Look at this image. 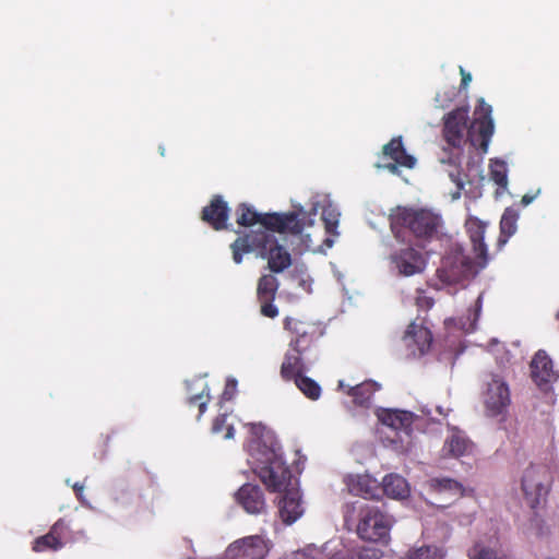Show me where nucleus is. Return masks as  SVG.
<instances>
[{"label":"nucleus","mask_w":559,"mask_h":559,"mask_svg":"<svg viewBox=\"0 0 559 559\" xmlns=\"http://www.w3.org/2000/svg\"><path fill=\"white\" fill-rule=\"evenodd\" d=\"M531 374L535 384L543 391H548L558 377L552 368L551 359L543 350L534 356L531 362Z\"/></svg>","instance_id":"obj_12"},{"label":"nucleus","mask_w":559,"mask_h":559,"mask_svg":"<svg viewBox=\"0 0 559 559\" xmlns=\"http://www.w3.org/2000/svg\"><path fill=\"white\" fill-rule=\"evenodd\" d=\"M383 156L392 159L394 163L378 165V167L388 169L392 174H397L399 166L413 168L416 164V158L406 153L402 143V136L392 139L383 146Z\"/></svg>","instance_id":"obj_13"},{"label":"nucleus","mask_w":559,"mask_h":559,"mask_svg":"<svg viewBox=\"0 0 559 559\" xmlns=\"http://www.w3.org/2000/svg\"><path fill=\"white\" fill-rule=\"evenodd\" d=\"M383 492L392 499L404 500L409 497L411 488L406 479L397 474H390L382 480Z\"/></svg>","instance_id":"obj_20"},{"label":"nucleus","mask_w":559,"mask_h":559,"mask_svg":"<svg viewBox=\"0 0 559 559\" xmlns=\"http://www.w3.org/2000/svg\"><path fill=\"white\" fill-rule=\"evenodd\" d=\"M237 380L233 377H229L226 381V385H225V389L222 393V400L223 401H230L236 392H237Z\"/></svg>","instance_id":"obj_37"},{"label":"nucleus","mask_w":559,"mask_h":559,"mask_svg":"<svg viewBox=\"0 0 559 559\" xmlns=\"http://www.w3.org/2000/svg\"><path fill=\"white\" fill-rule=\"evenodd\" d=\"M228 212L227 203L217 197L213 199L209 206L203 209L202 218L215 229H223L227 227Z\"/></svg>","instance_id":"obj_19"},{"label":"nucleus","mask_w":559,"mask_h":559,"mask_svg":"<svg viewBox=\"0 0 559 559\" xmlns=\"http://www.w3.org/2000/svg\"><path fill=\"white\" fill-rule=\"evenodd\" d=\"M390 273L396 276L409 277L420 274L426 269L424 255L412 247L394 249L388 257Z\"/></svg>","instance_id":"obj_9"},{"label":"nucleus","mask_w":559,"mask_h":559,"mask_svg":"<svg viewBox=\"0 0 559 559\" xmlns=\"http://www.w3.org/2000/svg\"><path fill=\"white\" fill-rule=\"evenodd\" d=\"M295 383L297 388L309 399L318 400L321 395L320 385L312 379L297 374Z\"/></svg>","instance_id":"obj_30"},{"label":"nucleus","mask_w":559,"mask_h":559,"mask_svg":"<svg viewBox=\"0 0 559 559\" xmlns=\"http://www.w3.org/2000/svg\"><path fill=\"white\" fill-rule=\"evenodd\" d=\"M390 224L396 239L404 240L401 228L407 227L417 241L424 243L438 236L442 218L427 209L397 207L390 215Z\"/></svg>","instance_id":"obj_5"},{"label":"nucleus","mask_w":559,"mask_h":559,"mask_svg":"<svg viewBox=\"0 0 559 559\" xmlns=\"http://www.w3.org/2000/svg\"><path fill=\"white\" fill-rule=\"evenodd\" d=\"M376 416L382 428L380 435L385 447L396 452H406L412 445L411 427L415 415L407 411L378 408Z\"/></svg>","instance_id":"obj_6"},{"label":"nucleus","mask_w":559,"mask_h":559,"mask_svg":"<svg viewBox=\"0 0 559 559\" xmlns=\"http://www.w3.org/2000/svg\"><path fill=\"white\" fill-rule=\"evenodd\" d=\"M475 109V121L467 127L468 109L456 108L444 117V136L453 147H460L467 139L472 138L474 131H478L484 145H487L493 133V121L491 118L492 108L484 98L478 100ZM473 141V139H471Z\"/></svg>","instance_id":"obj_4"},{"label":"nucleus","mask_w":559,"mask_h":559,"mask_svg":"<svg viewBox=\"0 0 559 559\" xmlns=\"http://www.w3.org/2000/svg\"><path fill=\"white\" fill-rule=\"evenodd\" d=\"M269 550V542L260 535H253L229 545L225 557L226 559H264Z\"/></svg>","instance_id":"obj_11"},{"label":"nucleus","mask_w":559,"mask_h":559,"mask_svg":"<svg viewBox=\"0 0 559 559\" xmlns=\"http://www.w3.org/2000/svg\"><path fill=\"white\" fill-rule=\"evenodd\" d=\"M226 429V433L224 435V439H233L234 438V425L230 423H227V416L221 415L215 418L212 425V432L213 433H219L223 431V429Z\"/></svg>","instance_id":"obj_35"},{"label":"nucleus","mask_w":559,"mask_h":559,"mask_svg":"<svg viewBox=\"0 0 559 559\" xmlns=\"http://www.w3.org/2000/svg\"><path fill=\"white\" fill-rule=\"evenodd\" d=\"M466 228L475 257L472 259L461 248H457L452 257H448L439 275L445 285L459 284L475 276L488 263L487 246L484 242L486 225L476 218H471L466 222Z\"/></svg>","instance_id":"obj_3"},{"label":"nucleus","mask_w":559,"mask_h":559,"mask_svg":"<svg viewBox=\"0 0 559 559\" xmlns=\"http://www.w3.org/2000/svg\"><path fill=\"white\" fill-rule=\"evenodd\" d=\"M469 559H507L501 548L498 538L481 537L477 539L474 545L467 550Z\"/></svg>","instance_id":"obj_17"},{"label":"nucleus","mask_w":559,"mask_h":559,"mask_svg":"<svg viewBox=\"0 0 559 559\" xmlns=\"http://www.w3.org/2000/svg\"><path fill=\"white\" fill-rule=\"evenodd\" d=\"M444 551L437 546H421L408 551L407 559H443Z\"/></svg>","instance_id":"obj_31"},{"label":"nucleus","mask_w":559,"mask_h":559,"mask_svg":"<svg viewBox=\"0 0 559 559\" xmlns=\"http://www.w3.org/2000/svg\"><path fill=\"white\" fill-rule=\"evenodd\" d=\"M62 526V521H58L50 530V532L44 536H40L35 539L33 550L34 551H43L46 548H51L53 550H58L62 548L63 544L60 540L59 536V527Z\"/></svg>","instance_id":"obj_25"},{"label":"nucleus","mask_w":559,"mask_h":559,"mask_svg":"<svg viewBox=\"0 0 559 559\" xmlns=\"http://www.w3.org/2000/svg\"><path fill=\"white\" fill-rule=\"evenodd\" d=\"M347 558L346 559H381L383 551L377 547H364L358 554L346 547Z\"/></svg>","instance_id":"obj_34"},{"label":"nucleus","mask_w":559,"mask_h":559,"mask_svg":"<svg viewBox=\"0 0 559 559\" xmlns=\"http://www.w3.org/2000/svg\"><path fill=\"white\" fill-rule=\"evenodd\" d=\"M518 213L512 209H507L500 221L501 234L506 236L504 239H499L500 245H504L510 236L516 230Z\"/></svg>","instance_id":"obj_29"},{"label":"nucleus","mask_w":559,"mask_h":559,"mask_svg":"<svg viewBox=\"0 0 559 559\" xmlns=\"http://www.w3.org/2000/svg\"><path fill=\"white\" fill-rule=\"evenodd\" d=\"M277 289V280L272 274L263 275L258 283V296L261 301H270L273 299Z\"/></svg>","instance_id":"obj_28"},{"label":"nucleus","mask_w":559,"mask_h":559,"mask_svg":"<svg viewBox=\"0 0 559 559\" xmlns=\"http://www.w3.org/2000/svg\"><path fill=\"white\" fill-rule=\"evenodd\" d=\"M249 463L262 483L272 491L283 493L278 502L282 521L290 525L302 514L304 507L298 481L292 476L282 457V449L273 431L262 425L250 426Z\"/></svg>","instance_id":"obj_2"},{"label":"nucleus","mask_w":559,"mask_h":559,"mask_svg":"<svg viewBox=\"0 0 559 559\" xmlns=\"http://www.w3.org/2000/svg\"><path fill=\"white\" fill-rule=\"evenodd\" d=\"M323 241L326 243L328 247H332L333 245V240L331 238H325Z\"/></svg>","instance_id":"obj_43"},{"label":"nucleus","mask_w":559,"mask_h":559,"mask_svg":"<svg viewBox=\"0 0 559 559\" xmlns=\"http://www.w3.org/2000/svg\"><path fill=\"white\" fill-rule=\"evenodd\" d=\"M236 500L250 514H261L266 510L263 491L257 485L241 486L236 493Z\"/></svg>","instance_id":"obj_16"},{"label":"nucleus","mask_w":559,"mask_h":559,"mask_svg":"<svg viewBox=\"0 0 559 559\" xmlns=\"http://www.w3.org/2000/svg\"><path fill=\"white\" fill-rule=\"evenodd\" d=\"M444 171L452 182L455 183L456 190L451 193L452 200H457L461 197V191L464 189L466 183L465 177L462 176L459 165L454 158H450L449 163L445 164ZM467 182H471L468 179Z\"/></svg>","instance_id":"obj_27"},{"label":"nucleus","mask_w":559,"mask_h":559,"mask_svg":"<svg viewBox=\"0 0 559 559\" xmlns=\"http://www.w3.org/2000/svg\"><path fill=\"white\" fill-rule=\"evenodd\" d=\"M348 490L355 496H361L366 499L378 497L379 483L368 474L348 475L346 477Z\"/></svg>","instance_id":"obj_18"},{"label":"nucleus","mask_w":559,"mask_h":559,"mask_svg":"<svg viewBox=\"0 0 559 559\" xmlns=\"http://www.w3.org/2000/svg\"><path fill=\"white\" fill-rule=\"evenodd\" d=\"M540 192V190H537L536 194H524L522 200H521V203L524 205V206H527L528 204H531L535 199L536 197L538 195V193Z\"/></svg>","instance_id":"obj_41"},{"label":"nucleus","mask_w":559,"mask_h":559,"mask_svg":"<svg viewBox=\"0 0 559 559\" xmlns=\"http://www.w3.org/2000/svg\"><path fill=\"white\" fill-rule=\"evenodd\" d=\"M301 348L292 347L285 355L281 367V374L284 379H296L297 374H301Z\"/></svg>","instance_id":"obj_23"},{"label":"nucleus","mask_w":559,"mask_h":559,"mask_svg":"<svg viewBox=\"0 0 559 559\" xmlns=\"http://www.w3.org/2000/svg\"><path fill=\"white\" fill-rule=\"evenodd\" d=\"M207 390V383L201 377L187 382L189 403L199 406V417L203 415L206 411V405L210 400Z\"/></svg>","instance_id":"obj_21"},{"label":"nucleus","mask_w":559,"mask_h":559,"mask_svg":"<svg viewBox=\"0 0 559 559\" xmlns=\"http://www.w3.org/2000/svg\"><path fill=\"white\" fill-rule=\"evenodd\" d=\"M490 178L491 180L502 188L503 190L508 187V169L507 164L503 160H492L490 164Z\"/></svg>","instance_id":"obj_32"},{"label":"nucleus","mask_w":559,"mask_h":559,"mask_svg":"<svg viewBox=\"0 0 559 559\" xmlns=\"http://www.w3.org/2000/svg\"><path fill=\"white\" fill-rule=\"evenodd\" d=\"M460 72L462 75V85L464 87H466L469 84V82L472 81V75H471V73L465 72L462 67H460Z\"/></svg>","instance_id":"obj_40"},{"label":"nucleus","mask_w":559,"mask_h":559,"mask_svg":"<svg viewBox=\"0 0 559 559\" xmlns=\"http://www.w3.org/2000/svg\"><path fill=\"white\" fill-rule=\"evenodd\" d=\"M451 102V95L442 97L439 93L435 97V106L438 108L445 107Z\"/></svg>","instance_id":"obj_39"},{"label":"nucleus","mask_w":559,"mask_h":559,"mask_svg":"<svg viewBox=\"0 0 559 559\" xmlns=\"http://www.w3.org/2000/svg\"><path fill=\"white\" fill-rule=\"evenodd\" d=\"M511 402L510 389L506 380L497 373H491L484 382L483 403L488 416L503 414Z\"/></svg>","instance_id":"obj_8"},{"label":"nucleus","mask_w":559,"mask_h":559,"mask_svg":"<svg viewBox=\"0 0 559 559\" xmlns=\"http://www.w3.org/2000/svg\"><path fill=\"white\" fill-rule=\"evenodd\" d=\"M392 515L374 506H365L360 509L357 523V534L366 542L388 545L390 532L394 524Z\"/></svg>","instance_id":"obj_7"},{"label":"nucleus","mask_w":559,"mask_h":559,"mask_svg":"<svg viewBox=\"0 0 559 559\" xmlns=\"http://www.w3.org/2000/svg\"><path fill=\"white\" fill-rule=\"evenodd\" d=\"M481 305H483V293H480L477 296V299L475 301V306L473 310H469V316L466 319L460 320V328L466 332H473L476 328V322L479 318L480 311H481Z\"/></svg>","instance_id":"obj_33"},{"label":"nucleus","mask_w":559,"mask_h":559,"mask_svg":"<svg viewBox=\"0 0 559 559\" xmlns=\"http://www.w3.org/2000/svg\"><path fill=\"white\" fill-rule=\"evenodd\" d=\"M73 489L76 491L78 498L80 500H83V489H84L83 485H81L80 483H75L73 485Z\"/></svg>","instance_id":"obj_42"},{"label":"nucleus","mask_w":559,"mask_h":559,"mask_svg":"<svg viewBox=\"0 0 559 559\" xmlns=\"http://www.w3.org/2000/svg\"><path fill=\"white\" fill-rule=\"evenodd\" d=\"M320 209L326 234L337 236L341 212L329 195L317 194L311 199L309 211L299 206L288 214H261L247 204H240L236 221L252 229L230 246L235 263L242 262V253L258 251L267 259L270 270L280 273L292 264L289 247L298 252L316 251L319 245L307 229L312 227Z\"/></svg>","instance_id":"obj_1"},{"label":"nucleus","mask_w":559,"mask_h":559,"mask_svg":"<svg viewBox=\"0 0 559 559\" xmlns=\"http://www.w3.org/2000/svg\"><path fill=\"white\" fill-rule=\"evenodd\" d=\"M285 328L296 335V338L290 341V346L297 348H301L304 344L308 343L309 330L313 329L309 324L293 318L285 320Z\"/></svg>","instance_id":"obj_26"},{"label":"nucleus","mask_w":559,"mask_h":559,"mask_svg":"<svg viewBox=\"0 0 559 559\" xmlns=\"http://www.w3.org/2000/svg\"><path fill=\"white\" fill-rule=\"evenodd\" d=\"M473 452L474 443L468 439L465 432L457 428H451L444 440L442 456L461 459L472 455Z\"/></svg>","instance_id":"obj_15"},{"label":"nucleus","mask_w":559,"mask_h":559,"mask_svg":"<svg viewBox=\"0 0 559 559\" xmlns=\"http://www.w3.org/2000/svg\"><path fill=\"white\" fill-rule=\"evenodd\" d=\"M380 389V385L373 381H366L355 386H350L348 394L353 396L355 404L361 407H369L371 395Z\"/></svg>","instance_id":"obj_24"},{"label":"nucleus","mask_w":559,"mask_h":559,"mask_svg":"<svg viewBox=\"0 0 559 559\" xmlns=\"http://www.w3.org/2000/svg\"><path fill=\"white\" fill-rule=\"evenodd\" d=\"M428 487L437 493L448 495L449 498L456 499L465 495L463 485L452 478H432L428 481Z\"/></svg>","instance_id":"obj_22"},{"label":"nucleus","mask_w":559,"mask_h":559,"mask_svg":"<svg viewBox=\"0 0 559 559\" xmlns=\"http://www.w3.org/2000/svg\"><path fill=\"white\" fill-rule=\"evenodd\" d=\"M338 385H340V388H344V386H345V384H344V382H343V381H340V382H338Z\"/></svg>","instance_id":"obj_45"},{"label":"nucleus","mask_w":559,"mask_h":559,"mask_svg":"<svg viewBox=\"0 0 559 559\" xmlns=\"http://www.w3.org/2000/svg\"><path fill=\"white\" fill-rule=\"evenodd\" d=\"M159 152H160V155H164L165 148L163 146H159Z\"/></svg>","instance_id":"obj_44"},{"label":"nucleus","mask_w":559,"mask_h":559,"mask_svg":"<svg viewBox=\"0 0 559 559\" xmlns=\"http://www.w3.org/2000/svg\"><path fill=\"white\" fill-rule=\"evenodd\" d=\"M403 341L412 355L421 356L429 350L432 336L423 324L412 322L404 334Z\"/></svg>","instance_id":"obj_14"},{"label":"nucleus","mask_w":559,"mask_h":559,"mask_svg":"<svg viewBox=\"0 0 559 559\" xmlns=\"http://www.w3.org/2000/svg\"><path fill=\"white\" fill-rule=\"evenodd\" d=\"M261 312L269 318H275L278 314L277 308L270 301H262Z\"/></svg>","instance_id":"obj_38"},{"label":"nucleus","mask_w":559,"mask_h":559,"mask_svg":"<svg viewBox=\"0 0 559 559\" xmlns=\"http://www.w3.org/2000/svg\"><path fill=\"white\" fill-rule=\"evenodd\" d=\"M549 486V476L544 466L531 465L522 476V490L532 509L539 506L546 497Z\"/></svg>","instance_id":"obj_10"},{"label":"nucleus","mask_w":559,"mask_h":559,"mask_svg":"<svg viewBox=\"0 0 559 559\" xmlns=\"http://www.w3.org/2000/svg\"><path fill=\"white\" fill-rule=\"evenodd\" d=\"M522 532L526 536H540L543 534V520L534 514L527 524L522 526Z\"/></svg>","instance_id":"obj_36"}]
</instances>
